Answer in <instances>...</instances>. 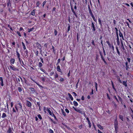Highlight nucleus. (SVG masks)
<instances>
[{
  "label": "nucleus",
  "mask_w": 133,
  "mask_h": 133,
  "mask_svg": "<svg viewBox=\"0 0 133 133\" xmlns=\"http://www.w3.org/2000/svg\"><path fill=\"white\" fill-rule=\"evenodd\" d=\"M62 114L64 115V116H66V114L65 112H64V111L62 109Z\"/></svg>",
  "instance_id": "nucleus-26"
},
{
  "label": "nucleus",
  "mask_w": 133,
  "mask_h": 133,
  "mask_svg": "<svg viewBox=\"0 0 133 133\" xmlns=\"http://www.w3.org/2000/svg\"><path fill=\"white\" fill-rule=\"evenodd\" d=\"M16 53H17V57L18 58L19 61L20 63L21 64V61L22 60V59H20V54H19V53L17 51H16Z\"/></svg>",
  "instance_id": "nucleus-4"
},
{
  "label": "nucleus",
  "mask_w": 133,
  "mask_h": 133,
  "mask_svg": "<svg viewBox=\"0 0 133 133\" xmlns=\"http://www.w3.org/2000/svg\"><path fill=\"white\" fill-rule=\"evenodd\" d=\"M26 104L28 107H31V103L29 101H26Z\"/></svg>",
  "instance_id": "nucleus-7"
},
{
  "label": "nucleus",
  "mask_w": 133,
  "mask_h": 133,
  "mask_svg": "<svg viewBox=\"0 0 133 133\" xmlns=\"http://www.w3.org/2000/svg\"><path fill=\"white\" fill-rule=\"evenodd\" d=\"M111 82L112 85V87L113 89L115 91V92H117V91L116 90V89H115V88L114 87V83H113L112 81H111Z\"/></svg>",
  "instance_id": "nucleus-17"
},
{
  "label": "nucleus",
  "mask_w": 133,
  "mask_h": 133,
  "mask_svg": "<svg viewBox=\"0 0 133 133\" xmlns=\"http://www.w3.org/2000/svg\"><path fill=\"white\" fill-rule=\"evenodd\" d=\"M94 94V90L93 89H92L91 92L90 93V95L93 94Z\"/></svg>",
  "instance_id": "nucleus-51"
},
{
  "label": "nucleus",
  "mask_w": 133,
  "mask_h": 133,
  "mask_svg": "<svg viewBox=\"0 0 133 133\" xmlns=\"http://www.w3.org/2000/svg\"><path fill=\"white\" fill-rule=\"evenodd\" d=\"M72 107L75 111L79 113H81L82 114H83L82 112V111L81 110L77 108H75L74 107Z\"/></svg>",
  "instance_id": "nucleus-2"
},
{
  "label": "nucleus",
  "mask_w": 133,
  "mask_h": 133,
  "mask_svg": "<svg viewBox=\"0 0 133 133\" xmlns=\"http://www.w3.org/2000/svg\"><path fill=\"white\" fill-rule=\"evenodd\" d=\"M29 89L30 90L31 92L32 93H34L35 92V89L32 88H30Z\"/></svg>",
  "instance_id": "nucleus-5"
},
{
  "label": "nucleus",
  "mask_w": 133,
  "mask_h": 133,
  "mask_svg": "<svg viewBox=\"0 0 133 133\" xmlns=\"http://www.w3.org/2000/svg\"><path fill=\"white\" fill-rule=\"evenodd\" d=\"M37 117H38L40 119H42V118L41 115H40L39 114L37 115Z\"/></svg>",
  "instance_id": "nucleus-40"
},
{
  "label": "nucleus",
  "mask_w": 133,
  "mask_h": 133,
  "mask_svg": "<svg viewBox=\"0 0 133 133\" xmlns=\"http://www.w3.org/2000/svg\"><path fill=\"white\" fill-rule=\"evenodd\" d=\"M74 105L75 106H77L78 105V103L76 101H74L73 102Z\"/></svg>",
  "instance_id": "nucleus-22"
},
{
  "label": "nucleus",
  "mask_w": 133,
  "mask_h": 133,
  "mask_svg": "<svg viewBox=\"0 0 133 133\" xmlns=\"http://www.w3.org/2000/svg\"><path fill=\"white\" fill-rule=\"evenodd\" d=\"M89 13L90 14V15H91V17H92L93 19V20L94 21H95V22H96V19H95L94 16V15L93 14L92 12H91Z\"/></svg>",
  "instance_id": "nucleus-8"
},
{
  "label": "nucleus",
  "mask_w": 133,
  "mask_h": 133,
  "mask_svg": "<svg viewBox=\"0 0 133 133\" xmlns=\"http://www.w3.org/2000/svg\"><path fill=\"white\" fill-rule=\"evenodd\" d=\"M60 81L61 82H63L64 81V79L63 78H60Z\"/></svg>",
  "instance_id": "nucleus-63"
},
{
  "label": "nucleus",
  "mask_w": 133,
  "mask_h": 133,
  "mask_svg": "<svg viewBox=\"0 0 133 133\" xmlns=\"http://www.w3.org/2000/svg\"><path fill=\"white\" fill-rule=\"evenodd\" d=\"M68 30H67V31H66V32H68L70 30V24H68Z\"/></svg>",
  "instance_id": "nucleus-27"
},
{
  "label": "nucleus",
  "mask_w": 133,
  "mask_h": 133,
  "mask_svg": "<svg viewBox=\"0 0 133 133\" xmlns=\"http://www.w3.org/2000/svg\"><path fill=\"white\" fill-rule=\"evenodd\" d=\"M17 33L18 34L19 36H21V34L18 31H17Z\"/></svg>",
  "instance_id": "nucleus-50"
},
{
  "label": "nucleus",
  "mask_w": 133,
  "mask_h": 133,
  "mask_svg": "<svg viewBox=\"0 0 133 133\" xmlns=\"http://www.w3.org/2000/svg\"><path fill=\"white\" fill-rule=\"evenodd\" d=\"M34 27H33L32 28H30L29 29H28V30H29L28 31V32H29L32 31L33 30H34Z\"/></svg>",
  "instance_id": "nucleus-37"
},
{
  "label": "nucleus",
  "mask_w": 133,
  "mask_h": 133,
  "mask_svg": "<svg viewBox=\"0 0 133 133\" xmlns=\"http://www.w3.org/2000/svg\"><path fill=\"white\" fill-rule=\"evenodd\" d=\"M114 127L115 129H118V121L117 119L115 120L114 122Z\"/></svg>",
  "instance_id": "nucleus-1"
},
{
  "label": "nucleus",
  "mask_w": 133,
  "mask_h": 133,
  "mask_svg": "<svg viewBox=\"0 0 133 133\" xmlns=\"http://www.w3.org/2000/svg\"><path fill=\"white\" fill-rule=\"evenodd\" d=\"M127 81L125 82V81H123V84L124 85L125 87H127Z\"/></svg>",
  "instance_id": "nucleus-25"
},
{
  "label": "nucleus",
  "mask_w": 133,
  "mask_h": 133,
  "mask_svg": "<svg viewBox=\"0 0 133 133\" xmlns=\"http://www.w3.org/2000/svg\"><path fill=\"white\" fill-rule=\"evenodd\" d=\"M117 42L118 45H119L120 44V42L119 37H117Z\"/></svg>",
  "instance_id": "nucleus-20"
},
{
  "label": "nucleus",
  "mask_w": 133,
  "mask_h": 133,
  "mask_svg": "<svg viewBox=\"0 0 133 133\" xmlns=\"http://www.w3.org/2000/svg\"><path fill=\"white\" fill-rule=\"evenodd\" d=\"M91 43L94 46H95V44L94 43V40H92V42H91Z\"/></svg>",
  "instance_id": "nucleus-58"
},
{
  "label": "nucleus",
  "mask_w": 133,
  "mask_h": 133,
  "mask_svg": "<svg viewBox=\"0 0 133 133\" xmlns=\"http://www.w3.org/2000/svg\"><path fill=\"white\" fill-rule=\"evenodd\" d=\"M47 111L50 115H52V114L51 110H50V108H47Z\"/></svg>",
  "instance_id": "nucleus-21"
},
{
  "label": "nucleus",
  "mask_w": 133,
  "mask_h": 133,
  "mask_svg": "<svg viewBox=\"0 0 133 133\" xmlns=\"http://www.w3.org/2000/svg\"><path fill=\"white\" fill-rule=\"evenodd\" d=\"M92 23L91 25V27L92 28V30L94 31H95L96 29L94 23L92 22H91Z\"/></svg>",
  "instance_id": "nucleus-6"
},
{
  "label": "nucleus",
  "mask_w": 133,
  "mask_h": 133,
  "mask_svg": "<svg viewBox=\"0 0 133 133\" xmlns=\"http://www.w3.org/2000/svg\"><path fill=\"white\" fill-rule=\"evenodd\" d=\"M35 10H34L31 12V14L33 15L34 16L35 15Z\"/></svg>",
  "instance_id": "nucleus-28"
},
{
  "label": "nucleus",
  "mask_w": 133,
  "mask_h": 133,
  "mask_svg": "<svg viewBox=\"0 0 133 133\" xmlns=\"http://www.w3.org/2000/svg\"><path fill=\"white\" fill-rule=\"evenodd\" d=\"M6 116V114L5 113H3V114L2 116V118H4Z\"/></svg>",
  "instance_id": "nucleus-34"
},
{
  "label": "nucleus",
  "mask_w": 133,
  "mask_h": 133,
  "mask_svg": "<svg viewBox=\"0 0 133 133\" xmlns=\"http://www.w3.org/2000/svg\"><path fill=\"white\" fill-rule=\"evenodd\" d=\"M125 65L126 66V70H127L129 68V65L128 64V63L127 62H126L125 63Z\"/></svg>",
  "instance_id": "nucleus-23"
},
{
  "label": "nucleus",
  "mask_w": 133,
  "mask_h": 133,
  "mask_svg": "<svg viewBox=\"0 0 133 133\" xmlns=\"http://www.w3.org/2000/svg\"><path fill=\"white\" fill-rule=\"evenodd\" d=\"M81 99L82 101H84V96H82L81 98Z\"/></svg>",
  "instance_id": "nucleus-64"
},
{
  "label": "nucleus",
  "mask_w": 133,
  "mask_h": 133,
  "mask_svg": "<svg viewBox=\"0 0 133 133\" xmlns=\"http://www.w3.org/2000/svg\"><path fill=\"white\" fill-rule=\"evenodd\" d=\"M38 64H39V67H41L43 65H42V63L40 62H39V63Z\"/></svg>",
  "instance_id": "nucleus-45"
},
{
  "label": "nucleus",
  "mask_w": 133,
  "mask_h": 133,
  "mask_svg": "<svg viewBox=\"0 0 133 133\" xmlns=\"http://www.w3.org/2000/svg\"><path fill=\"white\" fill-rule=\"evenodd\" d=\"M11 128L10 127L9 128V130L7 131V133H11Z\"/></svg>",
  "instance_id": "nucleus-38"
},
{
  "label": "nucleus",
  "mask_w": 133,
  "mask_h": 133,
  "mask_svg": "<svg viewBox=\"0 0 133 133\" xmlns=\"http://www.w3.org/2000/svg\"><path fill=\"white\" fill-rule=\"evenodd\" d=\"M16 81L18 82H20V79L18 78H16Z\"/></svg>",
  "instance_id": "nucleus-52"
},
{
  "label": "nucleus",
  "mask_w": 133,
  "mask_h": 133,
  "mask_svg": "<svg viewBox=\"0 0 133 133\" xmlns=\"http://www.w3.org/2000/svg\"><path fill=\"white\" fill-rule=\"evenodd\" d=\"M7 6H9L10 5H11V3H10V1H7Z\"/></svg>",
  "instance_id": "nucleus-39"
},
{
  "label": "nucleus",
  "mask_w": 133,
  "mask_h": 133,
  "mask_svg": "<svg viewBox=\"0 0 133 133\" xmlns=\"http://www.w3.org/2000/svg\"><path fill=\"white\" fill-rule=\"evenodd\" d=\"M98 21L99 22V24H100V26L101 27H102V22L101 20L99 18L98 19Z\"/></svg>",
  "instance_id": "nucleus-16"
},
{
  "label": "nucleus",
  "mask_w": 133,
  "mask_h": 133,
  "mask_svg": "<svg viewBox=\"0 0 133 133\" xmlns=\"http://www.w3.org/2000/svg\"><path fill=\"white\" fill-rule=\"evenodd\" d=\"M25 53L26 56L27 57H28V51L27 50H26L25 51Z\"/></svg>",
  "instance_id": "nucleus-47"
},
{
  "label": "nucleus",
  "mask_w": 133,
  "mask_h": 133,
  "mask_svg": "<svg viewBox=\"0 0 133 133\" xmlns=\"http://www.w3.org/2000/svg\"><path fill=\"white\" fill-rule=\"evenodd\" d=\"M21 65L22 66H23V65H25L24 64V63H23V62L22 60L21 61Z\"/></svg>",
  "instance_id": "nucleus-61"
},
{
  "label": "nucleus",
  "mask_w": 133,
  "mask_h": 133,
  "mask_svg": "<svg viewBox=\"0 0 133 133\" xmlns=\"http://www.w3.org/2000/svg\"><path fill=\"white\" fill-rule=\"evenodd\" d=\"M37 45V46L38 47V48L39 49H42V47L40 44H39L38 42H36V43Z\"/></svg>",
  "instance_id": "nucleus-9"
},
{
  "label": "nucleus",
  "mask_w": 133,
  "mask_h": 133,
  "mask_svg": "<svg viewBox=\"0 0 133 133\" xmlns=\"http://www.w3.org/2000/svg\"><path fill=\"white\" fill-rule=\"evenodd\" d=\"M117 96L118 97L119 101L121 102H122L123 101L122 98L118 95Z\"/></svg>",
  "instance_id": "nucleus-33"
},
{
  "label": "nucleus",
  "mask_w": 133,
  "mask_h": 133,
  "mask_svg": "<svg viewBox=\"0 0 133 133\" xmlns=\"http://www.w3.org/2000/svg\"><path fill=\"white\" fill-rule=\"evenodd\" d=\"M88 10H89V13L92 12L91 11V9H90V6L89 5H88Z\"/></svg>",
  "instance_id": "nucleus-41"
},
{
  "label": "nucleus",
  "mask_w": 133,
  "mask_h": 133,
  "mask_svg": "<svg viewBox=\"0 0 133 133\" xmlns=\"http://www.w3.org/2000/svg\"><path fill=\"white\" fill-rule=\"evenodd\" d=\"M18 90L19 92H21L22 91V88L20 87H18Z\"/></svg>",
  "instance_id": "nucleus-35"
},
{
  "label": "nucleus",
  "mask_w": 133,
  "mask_h": 133,
  "mask_svg": "<svg viewBox=\"0 0 133 133\" xmlns=\"http://www.w3.org/2000/svg\"><path fill=\"white\" fill-rule=\"evenodd\" d=\"M116 48L117 50V54H118V55L119 56H120L121 55L120 52L118 50V47L117 46H116Z\"/></svg>",
  "instance_id": "nucleus-14"
},
{
  "label": "nucleus",
  "mask_w": 133,
  "mask_h": 133,
  "mask_svg": "<svg viewBox=\"0 0 133 133\" xmlns=\"http://www.w3.org/2000/svg\"><path fill=\"white\" fill-rule=\"evenodd\" d=\"M119 118L121 119L122 121H123V116L121 115H119Z\"/></svg>",
  "instance_id": "nucleus-31"
},
{
  "label": "nucleus",
  "mask_w": 133,
  "mask_h": 133,
  "mask_svg": "<svg viewBox=\"0 0 133 133\" xmlns=\"http://www.w3.org/2000/svg\"><path fill=\"white\" fill-rule=\"evenodd\" d=\"M51 116H52V117H53L54 118H55V119L56 120H57V118H56V116H55V115H54L53 114H52V115H51Z\"/></svg>",
  "instance_id": "nucleus-44"
},
{
  "label": "nucleus",
  "mask_w": 133,
  "mask_h": 133,
  "mask_svg": "<svg viewBox=\"0 0 133 133\" xmlns=\"http://www.w3.org/2000/svg\"><path fill=\"white\" fill-rule=\"evenodd\" d=\"M37 104L38 105V106L39 107V108H41V107L40 105V103L39 102H37Z\"/></svg>",
  "instance_id": "nucleus-60"
},
{
  "label": "nucleus",
  "mask_w": 133,
  "mask_h": 133,
  "mask_svg": "<svg viewBox=\"0 0 133 133\" xmlns=\"http://www.w3.org/2000/svg\"><path fill=\"white\" fill-rule=\"evenodd\" d=\"M46 3V1H44L43 3V7L44 5Z\"/></svg>",
  "instance_id": "nucleus-59"
},
{
  "label": "nucleus",
  "mask_w": 133,
  "mask_h": 133,
  "mask_svg": "<svg viewBox=\"0 0 133 133\" xmlns=\"http://www.w3.org/2000/svg\"><path fill=\"white\" fill-rule=\"evenodd\" d=\"M99 53L100 55V56H101V58L102 59V60L103 61L104 63H105V64H107V62L105 60L104 57L103 56L102 54V52L100 51H99Z\"/></svg>",
  "instance_id": "nucleus-3"
},
{
  "label": "nucleus",
  "mask_w": 133,
  "mask_h": 133,
  "mask_svg": "<svg viewBox=\"0 0 133 133\" xmlns=\"http://www.w3.org/2000/svg\"><path fill=\"white\" fill-rule=\"evenodd\" d=\"M18 104L19 105V107L20 108V109H22V106L21 103H19Z\"/></svg>",
  "instance_id": "nucleus-48"
},
{
  "label": "nucleus",
  "mask_w": 133,
  "mask_h": 133,
  "mask_svg": "<svg viewBox=\"0 0 133 133\" xmlns=\"http://www.w3.org/2000/svg\"><path fill=\"white\" fill-rule=\"evenodd\" d=\"M65 111L67 113H69V110L67 109H65Z\"/></svg>",
  "instance_id": "nucleus-54"
},
{
  "label": "nucleus",
  "mask_w": 133,
  "mask_h": 133,
  "mask_svg": "<svg viewBox=\"0 0 133 133\" xmlns=\"http://www.w3.org/2000/svg\"><path fill=\"white\" fill-rule=\"evenodd\" d=\"M103 52L104 53V56L106 55V53L105 51V50L103 48Z\"/></svg>",
  "instance_id": "nucleus-53"
},
{
  "label": "nucleus",
  "mask_w": 133,
  "mask_h": 133,
  "mask_svg": "<svg viewBox=\"0 0 133 133\" xmlns=\"http://www.w3.org/2000/svg\"><path fill=\"white\" fill-rule=\"evenodd\" d=\"M57 32L56 29H54V34L56 36L57 34Z\"/></svg>",
  "instance_id": "nucleus-43"
},
{
  "label": "nucleus",
  "mask_w": 133,
  "mask_h": 133,
  "mask_svg": "<svg viewBox=\"0 0 133 133\" xmlns=\"http://www.w3.org/2000/svg\"><path fill=\"white\" fill-rule=\"evenodd\" d=\"M117 78L118 79V80L119 81V82L121 83H122V81H121L120 78L118 76H117Z\"/></svg>",
  "instance_id": "nucleus-29"
},
{
  "label": "nucleus",
  "mask_w": 133,
  "mask_h": 133,
  "mask_svg": "<svg viewBox=\"0 0 133 133\" xmlns=\"http://www.w3.org/2000/svg\"><path fill=\"white\" fill-rule=\"evenodd\" d=\"M79 35L77 33V42H78V40H79Z\"/></svg>",
  "instance_id": "nucleus-36"
},
{
  "label": "nucleus",
  "mask_w": 133,
  "mask_h": 133,
  "mask_svg": "<svg viewBox=\"0 0 133 133\" xmlns=\"http://www.w3.org/2000/svg\"><path fill=\"white\" fill-rule=\"evenodd\" d=\"M15 61V59L13 58H11L10 60V62L11 63L14 64Z\"/></svg>",
  "instance_id": "nucleus-24"
},
{
  "label": "nucleus",
  "mask_w": 133,
  "mask_h": 133,
  "mask_svg": "<svg viewBox=\"0 0 133 133\" xmlns=\"http://www.w3.org/2000/svg\"><path fill=\"white\" fill-rule=\"evenodd\" d=\"M68 96L69 97V98H70V99H71V101H73V97H72V95H71L69 93H68Z\"/></svg>",
  "instance_id": "nucleus-18"
},
{
  "label": "nucleus",
  "mask_w": 133,
  "mask_h": 133,
  "mask_svg": "<svg viewBox=\"0 0 133 133\" xmlns=\"http://www.w3.org/2000/svg\"><path fill=\"white\" fill-rule=\"evenodd\" d=\"M22 45L23 46V49L24 50L26 49V47L25 46V45L24 43L23 42H22Z\"/></svg>",
  "instance_id": "nucleus-30"
},
{
  "label": "nucleus",
  "mask_w": 133,
  "mask_h": 133,
  "mask_svg": "<svg viewBox=\"0 0 133 133\" xmlns=\"http://www.w3.org/2000/svg\"><path fill=\"white\" fill-rule=\"evenodd\" d=\"M49 133H54V131L51 129H49Z\"/></svg>",
  "instance_id": "nucleus-46"
},
{
  "label": "nucleus",
  "mask_w": 133,
  "mask_h": 133,
  "mask_svg": "<svg viewBox=\"0 0 133 133\" xmlns=\"http://www.w3.org/2000/svg\"><path fill=\"white\" fill-rule=\"evenodd\" d=\"M12 70L14 71L16 70L18 71L19 70L18 69L14 67H13Z\"/></svg>",
  "instance_id": "nucleus-32"
},
{
  "label": "nucleus",
  "mask_w": 133,
  "mask_h": 133,
  "mask_svg": "<svg viewBox=\"0 0 133 133\" xmlns=\"http://www.w3.org/2000/svg\"><path fill=\"white\" fill-rule=\"evenodd\" d=\"M0 81L1 82V85L2 86H3L4 85L3 83V78L2 77H0Z\"/></svg>",
  "instance_id": "nucleus-11"
},
{
  "label": "nucleus",
  "mask_w": 133,
  "mask_h": 133,
  "mask_svg": "<svg viewBox=\"0 0 133 133\" xmlns=\"http://www.w3.org/2000/svg\"><path fill=\"white\" fill-rule=\"evenodd\" d=\"M40 70H41L44 73H45L46 71H45L42 69V68H41L40 69Z\"/></svg>",
  "instance_id": "nucleus-55"
},
{
  "label": "nucleus",
  "mask_w": 133,
  "mask_h": 133,
  "mask_svg": "<svg viewBox=\"0 0 133 133\" xmlns=\"http://www.w3.org/2000/svg\"><path fill=\"white\" fill-rule=\"evenodd\" d=\"M97 125L101 130H103V126L99 124H97Z\"/></svg>",
  "instance_id": "nucleus-15"
},
{
  "label": "nucleus",
  "mask_w": 133,
  "mask_h": 133,
  "mask_svg": "<svg viewBox=\"0 0 133 133\" xmlns=\"http://www.w3.org/2000/svg\"><path fill=\"white\" fill-rule=\"evenodd\" d=\"M120 40L121 41V48L123 50H125V49L124 46V45H123V42L122 41V39H120Z\"/></svg>",
  "instance_id": "nucleus-10"
},
{
  "label": "nucleus",
  "mask_w": 133,
  "mask_h": 133,
  "mask_svg": "<svg viewBox=\"0 0 133 133\" xmlns=\"http://www.w3.org/2000/svg\"><path fill=\"white\" fill-rule=\"evenodd\" d=\"M70 6H71V11L74 14L75 12V11L74 10V9L73 8V7L72 6L73 5H71V3H70Z\"/></svg>",
  "instance_id": "nucleus-13"
},
{
  "label": "nucleus",
  "mask_w": 133,
  "mask_h": 133,
  "mask_svg": "<svg viewBox=\"0 0 133 133\" xmlns=\"http://www.w3.org/2000/svg\"><path fill=\"white\" fill-rule=\"evenodd\" d=\"M119 36L120 37H122V39L123 40H124V37H123L122 34L121 32V31L119 30Z\"/></svg>",
  "instance_id": "nucleus-12"
},
{
  "label": "nucleus",
  "mask_w": 133,
  "mask_h": 133,
  "mask_svg": "<svg viewBox=\"0 0 133 133\" xmlns=\"http://www.w3.org/2000/svg\"><path fill=\"white\" fill-rule=\"evenodd\" d=\"M86 119L88 122V124L91 123L89 119V118L88 117L86 118Z\"/></svg>",
  "instance_id": "nucleus-49"
},
{
  "label": "nucleus",
  "mask_w": 133,
  "mask_h": 133,
  "mask_svg": "<svg viewBox=\"0 0 133 133\" xmlns=\"http://www.w3.org/2000/svg\"><path fill=\"white\" fill-rule=\"evenodd\" d=\"M106 42H107V43L108 44V45H109V47H110L111 46V45L110 43L108 41H106Z\"/></svg>",
  "instance_id": "nucleus-42"
},
{
  "label": "nucleus",
  "mask_w": 133,
  "mask_h": 133,
  "mask_svg": "<svg viewBox=\"0 0 133 133\" xmlns=\"http://www.w3.org/2000/svg\"><path fill=\"white\" fill-rule=\"evenodd\" d=\"M58 77V75L57 73H56L55 75V78H56Z\"/></svg>",
  "instance_id": "nucleus-57"
},
{
  "label": "nucleus",
  "mask_w": 133,
  "mask_h": 133,
  "mask_svg": "<svg viewBox=\"0 0 133 133\" xmlns=\"http://www.w3.org/2000/svg\"><path fill=\"white\" fill-rule=\"evenodd\" d=\"M57 70L58 72H62L61 71V70L60 68V66L59 65H58L57 66Z\"/></svg>",
  "instance_id": "nucleus-19"
},
{
  "label": "nucleus",
  "mask_w": 133,
  "mask_h": 133,
  "mask_svg": "<svg viewBox=\"0 0 133 133\" xmlns=\"http://www.w3.org/2000/svg\"><path fill=\"white\" fill-rule=\"evenodd\" d=\"M128 61L129 63H130V62L131 59L129 58H127Z\"/></svg>",
  "instance_id": "nucleus-62"
},
{
  "label": "nucleus",
  "mask_w": 133,
  "mask_h": 133,
  "mask_svg": "<svg viewBox=\"0 0 133 133\" xmlns=\"http://www.w3.org/2000/svg\"><path fill=\"white\" fill-rule=\"evenodd\" d=\"M114 98L117 101V102H119V101L118 99H117V98L116 97V96H114Z\"/></svg>",
  "instance_id": "nucleus-56"
}]
</instances>
